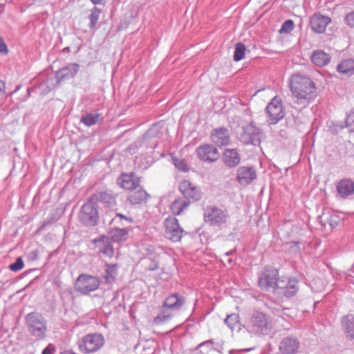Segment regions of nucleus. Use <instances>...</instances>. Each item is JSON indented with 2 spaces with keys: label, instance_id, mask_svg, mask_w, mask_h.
<instances>
[{
  "label": "nucleus",
  "instance_id": "1",
  "mask_svg": "<svg viewBox=\"0 0 354 354\" xmlns=\"http://www.w3.org/2000/svg\"><path fill=\"white\" fill-rule=\"evenodd\" d=\"M290 91L297 99L298 104L304 106L309 104L317 96V87L315 82L309 77L295 74L290 79Z\"/></svg>",
  "mask_w": 354,
  "mask_h": 354
},
{
  "label": "nucleus",
  "instance_id": "2",
  "mask_svg": "<svg viewBox=\"0 0 354 354\" xmlns=\"http://www.w3.org/2000/svg\"><path fill=\"white\" fill-rule=\"evenodd\" d=\"M26 324L30 335L36 340L44 339L48 331L47 322L38 312H32L25 317Z\"/></svg>",
  "mask_w": 354,
  "mask_h": 354
},
{
  "label": "nucleus",
  "instance_id": "3",
  "mask_svg": "<svg viewBox=\"0 0 354 354\" xmlns=\"http://www.w3.org/2000/svg\"><path fill=\"white\" fill-rule=\"evenodd\" d=\"M271 326L266 314L254 311L249 317L248 330L257 335H264L269 333Z\"/></svg>",
  "mask_w": 354,
  "mask_h": 354
},
{
  "label": "nucleus",
  "instance_id": "4",
  "mask_svg": "<svg viewBox=\"0 0 354 354\" xmlns=\"http://www.w3.org/2000/svg\"><path fill=\"white\" fill-rule=\"evenodd\" d=\"M104 344V338L100 333H89L77 342L80 351L84 354H89L97 352Z\"/></svg>",
  "mask_w": 354,
  "mask_h": 354
},
{
  "label": "nucleus",
  "instance_id": "5",
  "mask_svg": "<svg viewBox=\"0 0 354 354\" xmlns=\"http://www.w3.org/2000/svg\"><path fill=\"white\" fill-rule=\"evenodd\" d=\"M205 222L210 226L221 227L229 217L227 210L216 206H207L203 214Z\"/></svg>",
  "mask_w": 354,
  "mask_h": 354
},
{
  "label": "nucleus",
  "instance_id": "6",
  "mask_svg": "<svg viewBox=\"0 0 354 354\" xmlns=\"http://www.w3.org/2000/svg\"><path fill=\"white\" fill-rule=\"evenodd\" d=\"M267 121L270 124H276L286 115L281 99L278 95L274 97L266 108Z\"/></svg>",
  "mask_w": 354,
  "mask_h": 354
},
{
  "label": "nucleus",
  "instance_id": "7",
  "mask_svg": "<svg viewBox=\"0 0 354 354\" xmlns=\"http://www.w3.org/2000/svg\"><path fill=\"white\" fill-rule=\"evenodd\" d=\"M278 271L273 268H265L258 279L259 286L261 290L269 291L270 290L274 293L278 287V281L281 280L278 277Z\"/></svg>",
  "mask_w": 354,
  "mask_h": 354
},
{
  "label": "nucleus",
  "instance_id": "8",
  "mask_svg": "<svg viewBox=\"0 0 354 354\" xmlns=\"http://www.w3.org/2000/svg\"><path fill=\"white\" fill-rule=\"evenodd\" d=\"M262 131L252 123L242 127L239 139L244 145H259L262 138Z\"/></svg>",
  "mask_w": 354,
  "mask_h": 354
},
{
  "label": "nucleus",
  "instance_id": "9",
  "mask_svg": "<svg viewBox=\"0 0 354 354\" xmlns=\"http://www.w3.org/2000/svg\"><path fill=\"white\" fill-rule=\"evenodd\" d=\"M100 285V280L95 276L87 274H80L76 279L75 288L79 292L88 295L97 290Z\"/></svg>",
  "mask_w": 354,
  "mask_h": 354
},
{
  "label": "nucleus",
  "instance_id": "10",
  "mask_svg": "<svg viewBox=\"0 0 354 354\" xmlns=\"http://www.w3.org/2000/svg\"><path fill=\"white\" fill-rule=\"evenodd\" d=\"M80 221L86 226H95L98 220V212L95 203L88 201L83 205L80 213Z\"/></svg>",
  "mask_w": 354,
  "mask_h": 354
},
{
  "label": "nucleus",
  "instance_id": "11",
  "mask_svg": "<svg viewBox=\"0 0 354 354\" xmlns=\"http://www.w3.org/2000/svg\"><path fill=\"white\" fill-rule=\"evenodd\" d=\"M165 236L173 242H178L181 240L184 230L180 226L178 219L174 216H169L165 219Z\"/></svg>",
  "mask_w": 354,
  "mask_h": 354
},
{
  "label": "nucleus",
  "instance_id": "12",
  "mask_svg": "<svg viewBox=\"0 0 354 354\" xmlns=\"http://www.w3.org/2000/svg\"><path fill=\"white\" fill-rule=\"evenodd\" d=\"M298 280L296 279H281L278 281V287L274 294L279 297L290 298L296 295L298 291Z\"/></svg>",
  "mask_w": 354,
  "mask_h": 354
},
{
  "label": "nucleus",
  "instance_id": "13",
  "mask_svg": "<svg viewBox=\"0 0 354 354\" xmlns=\"http://www.w3.org/2000/svg\"><path fill=\"white\" fill-rule=\"evenodd\" d=\"M178 189L184 199L191 202L199 201L202 193L198 187L193 185L189 180H185L179 183Z\"/></svg>",
  "mask_w": 354,
  "mask_h": 354
},
{
  "label": "nucleus",
  "instance_id": "14",
  "mask_svg": "<svg viewBox=\"0 0 354 354\" xmlns=\"http://www.w3.org/2000/svg\"><path fill=\"white\" fill-rule=\"evenodd\" d=\"M196 153L201 160L207 162H215L219 158L218 149L209 144H205L198 147Z\"/></svg>",
  "mask_w": 354,
  "mask_h": 354
},
{
  "label": "nucleus",
  "instance_id": "15",
  "mask_svg": "<svg viewBox=\"0 0 354 354\" xmlns=\"http://www.w3.org/2000/svg\"><path fill=\"white\" fill-rule=\"evenodd\" d=\"M118 184L122 189L133 191L136 189L140 184V178L134 172L122 173L118 177Z\"/></svg>",
  "mask_w": 354,
  "mask_h": 354
},
{
  "label": "nucleus",
  "instance_id": "16",
  "mask_svg": "<svg viewBox=\"0 0 354 354\" xmlns=\"http://www.w3.org/2000/svg\"><path fill=\"white\" fill-rule=\"evenodd\" d=\"M330 22L331 19L329 17L316 12L310 17L309 24L313 31L317 33H323Z\"/></svg>",
  "mask_w": 354,
  "mask_h": 354
},
{
  "label": "nucleus",
  "instance_id": "17",
  "mask_svg": "<svg viewBox=\"0 0 354 354\" xmlns=\"http://www.w3.org/2000/svg\"><path fill=\"white\" fill-rule=\"evenodd\" d=\"M299 346V340L296 337L287 336L280 342L279 351L281 354H296Z\"/></svg>",
  "mask_w": 354,
  "mask_h": 354
},
{
  "label": "nucleus",
  "instance_id": "18",
  "mask_svg": "<svg viewBox=\"0 0 354 354\" xmlns=\"http://www.w3.org/2000/svg\"><path fill=\"white\" fill-rule=\"evenodd\" d=\"M257 178V174L253 167L242 166L238 168L236 180L241 185L250 184Z\"/></svg>",
  "mask_w": 354,
  "mask_h": 354
},
{
  "label": "nucleus",
  "instance_id": "19",
  "mask_svg": "<svg viewBox=\"0 0 354 354\" xmlns=\"http://www.w3.org/2000/svg\"><path fill=\"white\" fill-rule=\"evenodd\" d=\"M210 138L218 147L228 145L230 141L229 130L225 127L214 129L211 133Z\"/></svg>",
  "mask_w": 354,
  "mask_h": 354
},
{
  "label": "nucleus",
  "instance_id": "20",
  "mask_svg": "<svg viewBox=\"0 0 354 354\" xmlns=\"http://www.w3.org/2000/svg\"><path fill=\"white\" fill-rule=\"evenodd\" d=\"M93 243L100 253L106 257H112L114 254L113 248L110 239L106 236H101L94 239Z\"/></svg>",
  "mask_w": 354,
  "mask_h": 354
},
{
  "label": "nucleus",
  "instance_id": "21",
  "mask_svg": "<svg viewBox=\"0 0 354 354\" xmlns=\"http://www.w3.org/2000/svg\"><path fill=\"white\" fill-rule=\"evenodd\" d=\"M79 68V64L73 63L58 70L55 74L56 84H58L62 80L73 78L77 73Z\"/></svg>",
  "mask_w": 354,
  "mask_h": 354
},
{
  "label": "nucleus",
  "instance_id": "22",
  "mask_svg": "<svg viewBox=\"0 0 354 354\" xmlns=\"http://www.w3.org/2000/svg\"><path fill=\"white\" fill-rule=\"evenodd\" d=\"M338 195L346 198L354 193V181L348 178H342L336 185Z\"/></svg>",
  "mask_w": 354,
  "mask_h": 354
},
{
  "label": "nucleus",
  "instance_id": "23",
  "mask_svg": "<svg viewBox=\"0 0 354 354\" xmlns=\"http://www.w3.org/2000/svg\"><path fill=\"white\" fill-rule=\"evenodd\" d=\"M222 160L227 167L234 168L241 162V156L236 149H225L223 153Z\"/></svg>",
  "mask_w": 354,
  "mask_h": 354
},
{
  "label": "nucleus",
  "instance_id": "24",
  "mask_svg": "<svg viewBox=\"0 0 354 354\" xmlns=\"http://www.w3.org/2000/svg\"><path fill=\"white\" fill-rule=\"evenodd\" d=\"M163 304L171 310H178L185 304V298L179 293H173L165 299Z\"/></svg>",
  "mask_w": 354,
  "mask_h": 354
},
{
  "label": "nucleus",
  "instance_id": "25",
  "mask_svg": "<svg viewBox=\"0 0 354 354\" xmlns=\"http://www.w3.org/2000/svg\"><path fill=\"white\" fill-rule=\"evenodd\" d=\"M149 197V194L140 185L136 189L131 191L127 200L130 203L136 205L145 202Z\"/></svg>",
  "mask_w": 354,
  "mask_h": 354
},
{
  "label": "nucleus",
  "instance_id": "26",
  "mask_svg": "<svg viewBox=\"0 0 354 354\" xmlns=\"http://www.w3.org/2000/svg\"><path fill=\"white\" fill-rule=\"evenodd\" d=\"M310 58L312 62L317 66H326L330 61V56L329 54L326 53L323 50H314Z\"/></svg>",
  "mask_w": 354,
  "mask_h": 354
},
{
  "label": "nucleus",
  "instance_id": "27",
  "mask_svg": "<svg viewBox=\"0 0 354 354\" xmlns=\"http://www.w3.org/2000/svg\"><path fill=\"white\" fill-rule=\"evenodd\" d=\"M189 205V201L179 197L171 203L169 208L174 215L178 216L182 214Z\"/></svg>",
  "mask_w": 354,
  "mask_h": 354
},
{
  "label": "nucleus",
  "instance_id": "28",
  "mask_svg": "<svg viewBox=\"0 0 354 354\" xmlns=\"http://www.w3.org/2000/svg\"><path fill=\"white\" fill-rule=\"evenodd\" d=\"M342 326L347 337L354 339V316L348 315L342 317Z\"/></svg>",
  "mask_w": 354,
  "mask_h": 354
},
{
  "label": "nucleus",
  "instance_id": "29",
  "mask_svg": "<svg viewBox=\"0 0 354 354\" xmlns=\"http://www.w3.org/2000/svg\"><path fill=\"white\" fill-rule=\"evenodd\" d=\"M339 73L351 76L354 74V57L342 61L337 66Z\"/></svg>",
  "mask_w": 354,
  "mask_h": 354
},
{
  "label": "nucleus",
  "instance_id": "30",
  "mask_svg": "<svg viewBox=\"0 0 354 354\" xmlns=\"http://www.w3.org/2000/svg\"><path fill=\"white\" fill-rule=\"evenodd\" d=\"M95 197L98 201L104 203L108 207H112L116 204L115 196L112 193V192H100L96 194Z\"/></svg>",
  "mask_w": 354,
  "mask_h": 354
},
{
  "label": "nucleus",
  "instance_id": "31",
  "mask_svg": "<svg viewBox=\"0 0 354 354\" xmlns=\"http://www.w3.org/2000/svg\"><path fill=\"white\" fill-rule=\"evenodd\" d=\"M118 270V263H106L105 264V274H104V280L106 283L111 284L112 283L117 275Z\"/></svg>",
  "mask_w": 354,
  "mask_h": 354
},
{
  "label": "nucleus",
  "instance_id": "32",
  "mask_svg": "<svg viewBox=\"0 0 354 354\" xmlns=\"http://www.w3.org/2000/svg\"><path fill=\"white\" fill-rule=\"evenodd\" d=\"M319 222L324 227L328 224L331 228L337 226L339 223V218L335 214H330L328 213H323L322 216H319Z\"/></svg>",
  "mask_w": 354,
  "mask_h": 354
},
{
  "label": "nucleus",
  "instance_id": "33",
  "mask_svg": "<svg viewBox=\"0 0 354 354\" xmlns=\"http://www.w3.org/2000/svg\"><path fill=\"white\" fill-rule=\"evenodd\" d=\"M225 324L232 330H240L241 322L239 315L236 313L228 315L224 320Z\"/></svg>",
  "mask_w": 354,
  "mask_h": 354
},
{
  "label": "nucleus",
  "instance_id": "34",
  "mask_svg": "<svg viewBox=\"0 0 354 354\" xmlns=\"http://www.w3.org/2000/svg\"><path fill=\"white\" fill-rule=\"evenodd\" d=\"M100 113H86L82 115L80 122L85 126L91 127L97 124L100 121Z\"/></svg>",
  "mask_w": 354,
  "mask_h": 354
},
{
  "label": "nucleus",
  "instance_id": "35",
  "mask_svg": "<svg viewBox=\"0 0 354 354\" xmlns=\"http://www.w3.org/2000/svg\"><path fill=\"white\" fill-rule=\"evenodd\" d=\"M246 47L245 45L241 42L235 44L233 59L235 62L242 60L245 55Z\"/></svg>",
  "mask_w": 354,
  "mask_h": 354
},
{
  "label": "nucleus",
  "instance_id": "36",
  "mask_svg": "<svg viewBox=\"0 0 354 354\" xmlns=\"http://www.w3.org/2000/svg\"><path fill=\"white\" fill-rule=\"evenodd\" d=\"M171 160L173 164L179 171L183 172H186L189 171V166L184 159L178 158L173 156Z\"/></svg>",
  "mask_w": 354,
  "mask_h": 354
},
{
  "label": "nucleus",
  "instance_id": "37",
  "mask_svg": "<svg viewBox=\"0 0 354 354\" xmlns=\"http://www.w3.org/2000/svg\"><path fill=\"white\" fill-rule=\"evenodd\" d=\"M100 12H101V10L96 7H94L91 10V14L89 15V17H88V18L90 19L89 27L91 28H94L95 27V26L98 21Z\"/></svg>",
  "mask_w": 354,
  "mask_h": 354
},
{
  "label": "nucleus",
  "instance_id": "38",
  "mask_svg": "<svg viewBox=\"0 0 354 354\" xmlns=\"http://www.w3.org/2000/svg\"><path fill=\"white\" fill-rule=\"evenodd\" d=\"M172 317L173 315H162L159 313L153 317L152 322L155 325H161L169 321Z\"/></svg>",
  "mask_w": 354,
  "mask_h": 354
},
{
  "label": "nucleus",
  "instance_id": "39",
  "mask_svg": "<svg viewBox=\"0 0 354 354\" xmlns=\"http://www.w3.org/2000/svg\"><path fill=\"white\" fill-rule=\"evenodd\" d=\"M294 27H295V25H294V22L292 20H291V19L286 20L282 24V25L279 29V32L280 33H289L294 29Z\"/></svg>",
  "mask_w": 354,
  "mask_h": 354
},
{
  "label": "nucleus",
  "instance_id": "40",
  "mask_svg": "<svg viewBox=\"0 0 354 354\" xmlns=\"http://www.w3.org/2000/svg\"><path fill=\"white\" fill-rule=\"evenodd\" d=\"M127 233L128 231L125 228H115L113 235V239L115 241H120L122 240V239L127 234Z\"/></svg>",
  "mask_w": 354,
  "mask_h": 354
},
{
  "label": "nucleus",
  "instance_id": "41",
  "mask_svg": "<svg viewBox=\"0 0 354 354\" xmlns=\"http://www.w3.org/2000/svg\"><path fill=\"white\" fill-rule=\"evenodd\" d=\"M346 127L351 132H354V109L347 115Z\"/></svg>",
  "mask_w": 354,
  "mask_h": 354
},
{
  "label": "nucleus",
  "instance_id": "42",
  "mask_svg": "<svg viewBox=\"0 0 354 354\" xmlns=\"http://www.w3.org/2000/svg\"><path fill=\"white\" fill-rule=\"evenodd\" d=\"M24 267V262L21 258L19 257L17 259L14 263L10 265L9 268L12 271L17 272L21 270Z\"/></svg>",
  "mask_w": 354,
  "mask_h": 354
},
{
  "label": "nucleus",
  "instance_id": "43",
  "mask_svg": "<svg viewBox=\"0 0 354 354\" xmlns=\"http://www.w3.org/2000/svg\"><path fill=\"white\" fill-rule=\"evenodd\" d=\"M344 21L349 27L354 28V11L346 15Z\"/></svg>",
  "mask_w": 354,
  "mask_h": 354
},
{
  "label": "nucleus",
  "instance_id": "44",
  "mask_svg": "<svg viewBox=\"0 0 354 354\" xmlns=\"http://www.w3.org/2000/svg\"><path fill=\"white\" fill-rule=\"evenodd\" d=\"M28 257L31 261H36L39 257V251L38 250H32L30 251L28 254Z\"/></svg>",
  "mask_w": 354,
  "mask_h": 354
},
{
  "label": "nucleus",
  "instance_id": "45",
  "mask_svg": "<svg viewBox=\"0 0 354 354\" xmlns=\"http://www.w3.org/2000/svg\"><path fill=\"white\" fill-rule=\"evenodd\" d=\"M8 53V46L1 37H0V53L7 54Z\"/></svg>",
  "mask_w": 354,
  "mask_h": 354
},
{
  "label": "nucleus",
  "instance_id": "46",
  "mask_svg": "<svg viewBox=\"0 0 354 354\" xmlns=\"http://www.w3.org/2000/svg\"><path fill=\"white\" fill-rule=\"evenodd\" d=\"M55 351V346L49 344L42 351V354H53Z\"/></svg>",
  "mask_w": 354,
  "mask_h": 354
},
{
  "label": "nucleus",
  "instance_id": "47",
  "mask_svg": "<svg viewBox=\"0 0 354 354\" xmlns=\"http://www.w3.org/2000/svg\"><path fill=\"white\" fill-rule=\"evenodd\" d=\"M160 315H173L171 312H170V308L166 306H165V304H162V305L160 307Z\"/></svg>",
  "mask_w": 354,
  "mask_h": 354
},
{
  "label": "nucleus",
  "instance_id": "48",
  "mask_svg": "<svg viewBox=\"0 0 354 354\" xmlns=\"http://www.w3.org/2000/svg\"><path fill=\"white\" fill-rule=\"evenodd\" d=\"M117 218H120L121 220H124V221H127L129 223H131L133 221V219L131 217H127L120 213H117L116 214V216L113 219V221H115L116 220Z\"/></svg>",
  "mask_w": 354,
  "mask_h": 354
},
{
  "label": "nucleus",
  "instance_id": "49",
  "mask_svg": "<svg viewBox=\"0 0 354 354\" xmlns=\"http://www.w3.org/2000/svg\"><path fill=\"white\" fill-rule=\"evenodd\" d=\"M6 84L5 82L0 80V98L5 95Z\"/></svg>",
  "mask_w": 354,
  "mask_h": 354
},
{
  "label": "nucleus",
  "instance_id": "50",
  "mask_svg": "<svg viewBox=\"0 0 354 354\" xmlns=\"http://www.w3.org/2000/svg\"><path fill=\"white\" fill-rule=\"evenodd\" d=\"M59 294L60 298L62 299H64V297L66 295H71V291H68L67 290H60L59 292Z\"/></svg>",
  "mask_w": 354,
  "mask_h": 354
},
{
  "label": "nucleus",
  "instance_id": "51",
  "mask_svg": "<svg viewBox=\"0 0 354 354\" xmlns=\"http://www.w3.org/2000/svg\"><path fill=\"white\" fill-rule=\"evenodd\" d=\"M214 344V342L213 339L206 340V341H204L203 342L199 344L197 346V348H201L205 345H209V344L213 345Z\"/></svg>",
  "mask_w": 354,
  "mask_h": 354
},
{
  "label": "nucleus",
  "instance_id": "52",
  "mask_svg": "<svg viewBox=\"0 0 354 354\" xmlns=\"http://www.w3.org/2000/svg\"><path fill=\"white\" fill-rule=\"evenodd\" d=\"M234 250H230L229 252H225V256L227 257H230V256L234 254Z\"/></svg>",
  "mask_w": 354,
  "mask_h": 354
},
{
  "label": "nucleus",
  "instance_id": "53",
  "mask_svg": "<svg viewBox=\"0 0 354 354\" xmlns=\"http://www.w3.org/2000/svg\"><path fill=\"white\" fill-rule=\"evenodd\" d=\"M102 0H91V2L93 3V4H99L101 3Z\"/></svg>",
  "mask_w": 354,
  "mask_h": 354
},
{
  "label": "nucleus",
  "instance_id": "54",
  "mask_svg": "<svg viewBox=\"0 0 354 354\" xmlns=\"http://www.w3.org/2000/svg\"><path fill=\"white\" fill-rule=\"evenodd\" d=\"M158 266L156 264L154 267H152V268H149V270H155L158 268Z\"/></svg>",
  "mask_w": 354,
  "mask_h": 354
},
{
  "label": "nucleus",
  "instance_id": "55",
  "mask_svg": "<svg viewBox=\"0 0 354 354\" xmlns=\"http://www.w3.org/2000/svg\"><path fill=\"white\" fill-rule=\"evenodd\" d=\"M64 51L69 52L70 51V48L69 47L64 48Z\"/></svg>",
  "mask_w": 354,
  "mask_h": 354
},
{
  "label": "nucleus",
  "instance_id": "56",
  "mask_svg": "<svg viewBox=\"0 0 354 354\" xmlns=\"http://www.w3.org/2000/svg\"><path fill=\"white\" fill-rule=\"evenodd\" d=\"M251 350V348H246V349H243V351L246 353V352H248Z\"/></svg>",
  "mask_w": 354,
  "mask_h": 354
},
{
  "label": "nucleus",
  "instance_id": "57",
  "mask_svg": "<svg viewBox=\"0 0 354 354\" xmlns=\"http://www.w3.org/2000/svg\"><path fill=\"white\" fill-rule=\"evenodd\" d=\"M227 261L229 263H231L232 262V259L231 258H228Z\"/></svg>",
  "mask_w": 354,
  "mask_h": 354
},
{
  "label": "nucleus",
  "instance_id": "58",
  "mask_svg": "<svg viewBox=\"0 0 354 354\" xmlns=\"http://www.w3.org/2000/svg\"><path fill=\"white\" fill-rule=\"evenodd\" d=\"M293 243H294V245H299V242H294Z\"/></svg>",
  "mask_w": 354,
  "mask_h": 354
},
{
  "label": "nucleus",
  "instance_id": "59",
  "mask_svg": "<svg viewBox=\"0 0 354 354\" xmlns=\"http://www.w3.org/2000/svg\"><path fill=\"white\" fill-rule=\"evenodd\" d=\"M19 89V86H18L17 88L15 89V92Z\"/></svg>",
  "mask_w": 354,
  "mask_h": 354
},
{
  "label": "nucleus",
  "instance_id": "60",
  "mask_svg": "<svg viewBox=\"0 0 354 354\" xmlns=\"http://www.w3.org/2000/svg\"><path fill=\"white\" fill-rule=\"evenodd\" d=\"M19 89V86H18L17 88L15 89V92Z\"/></svg>",
  "mask_w": 354,
  "mask_h": 354
}]
</instances>
